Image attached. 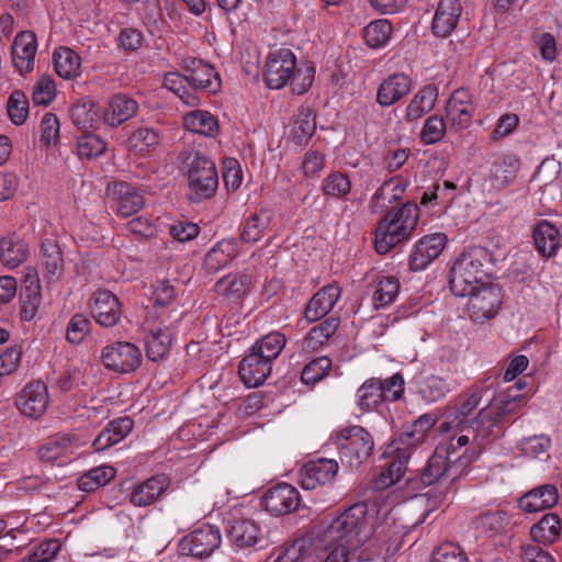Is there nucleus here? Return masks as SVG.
Wrapping results in <instances>:
<instances>
[{
	"mask_svg": "<svg viewBox=\"0 0 562 562\" xmlns=\"http://www.w3.org/2000/svg\"><path fill=\"white\" fill-rule=\"evenodd\" d=\"M483 397L482 389H474L451 408L446 420L440 425L441 432H449L452 429H460L473 435L476 438L486 439L494 436V429L498 427L503 418L512 414L520 402L519 398H506L498 396L493 398L487 406L482 408L477 416L469 419V415L479 406Z\"/></svg>",
	"mask_w": 562,
	"mask_h": 562,
	"instance_id": "obj_1",
	"label": "nucleus"
},
{
	"mask_svg": "<svg viewBox=\"0 0 562 562\" xmlns=\"http://www.w3.org/2000/svg\"><path fill=\"white\" fill-rule=\"evenodd\" d=\"M315 68L311 61H296L289 48H278L269 53L266 60L265 81L270 89L291 86L293 93L303 94L312 86Z\"/></svg>",
	"mask_w": 562,
	"mask_h": 562,
	"instance_id": "obj_2",
	"label": "nucleus"
},
{
	"mask_svg": "<svg viewBox=\"0 0 562 562\" xmlns=\"http://www.w3.org/2000/svg\"><path fill=\"white\" fill-rule=\"evenodd\" d=\"M368 507L356 503L333 518L322 522L321 538L326 546H342L351 550L362 547L371 537Z\"/></svg>",
	"mask_w": 562,
	"mask_h": 562,
	"instance_id": "obj_3",
	"label": "nucleus"
},
{
	"mask_svg": "<svg viewBox=\"0 0 562 562\" xmlns=\"http://www.w3.org/2000/svg\"><path fill=\"white\" fill-rule=\"evenodd\" d=\"M420 212L415 202H406L389 211L376 224L374 248L378 254H387L401 243L408 240L419 221Z\"/></svg>",
	"mask_w": 562,
	"mask_h": 562,
	"instance_id": "obj_4",
	"label": "nucleus"
},
{
	"mask_svg": "<svg viewBox=\"0 0 562 562\" xmlns=\"http://www.w3.org/2000/svg\"><path fill=\"white\" fill-rule=\"evenodd\" d=\"M490 255L483 247H472L463 251L450 270V289L459 297H465L488 283L484 270Z\"/></svg>",
	"mask_w": 562,
	"mask_h": 562,
	"instance_id": "obj_5",
	"label": "nucleus"
},
{
	"mask_svg": "<svg viewBox=\"0 0 562 562\" xmlns=\"http://www.w3.org/2000/svg\"><path fill=\"white\" fill-rule=\"evenodd\" d=\"M334 438L341 463L350 468L366 462L374 449L373 437L361 426L346 427Z\"/></svg>",
	"mask_w": 562,
	"mask_h": 562,
	"instance_id": "obj_6",
	"label": "nucleus"
},
{
	"mask_svg": "<svg viewBox=\"0 0 562 562\" xmlns=\"http://www.w3.org/2000/svg\"><path fill=\"white\" fill-rule=\"evenodd\" d=\"M451 458V452L447 451L443 447H438L423 469L420 473V481L425 485H431L440 482L447 486L462 474L463 470L459 469L460 467H467L477 458V452H472L469 456L467 451L453 461Z\"/></svg>",
	"mask_w": 562,
	"mask_h": 562,
	"instance_id": "obj_7",
	"label": "nucleus"
},
{
	"mask_svg": "<svg viewBox=\"0 0 562 562\" xmlns=\"http://www.w3.org/2000/svg\"><path fill=\"white\" fill-rule=\"evenodd\" d=\"M188 196L192 202L211 199L218 188L215 164L209 157L194 153L188 165Z\"/></svg>",
	"mask_w": 562,
	"mask_h": 562,
	"instance_id": "obj_8",
	"label": "nucleus"
},
{
	"mask_svg": "<svg viewBox=\"0 0 562 562\" xmlns=\"http://www.w3.org/2000/svg\"><path fill=\"white\" fill-rule=\"evenodd\" d=\"M103 364L119 373L134 372L142 363L139 348L127 341H119L105 346L101 351Z\"/></svg>",
	"mask_w": 562,
	"mask_h": 562,
	"instance_id": "obj_9",
	"label": "nucleus"
},
{
	"mask_svg": "<svg viewBox=\"0 0 562 562\" xmlns=\"http://www.w3.org/2000/svg\"><path fill=\"white\" fill-rule=\"evenodd\" d=\"M221 542L220 529L204 524L183 537L179 548L183 554L203 558L211 555L220 547Z\"/></svg>",
	"mask_w": 562,
	"mask_h": 562,
	"instance_id": "obj_10",
	"label": "nucleus"
},
{
	"mask_svg": "<svg viewBox=\"0 0 562 562\" xmlns=\"http://www.w3.org/2000/svg\"><path fill=\"white\" fill-rule=\"evenodd\" d=\"M85 443L86 440L77 434H57L40 447L38 457L45 462L64 464L75 459Z\"/></svg>",
	"mask_w": 562,
	"mask_h": 562,
	"instance_id": "obj_11",
	"label": "nucleus"
},
{
	"mask_svg": "<svg viewBox=\"0 0 562 562\" xmlns=\"http://www.w3.org/2000/svg\"><path fill=\"white\" fill-rule=\"evenodd\" d=\"M187 82L194 90L216 93L221 89V78L213 66L195 57L182 60Z\"/></svg>",
	"mask_w": 562,
	"mask_h": 562,
	"instance_id": "obj_12",
	"label": "nucleus"
},
{
	"mask_svg": "<svg viewBox=\"0 0 562 562\" xmlns=\"http://www.w3.org/2000/svg\"><path fill=\"white\" fill-rule=\"evenodd\" d=\"M475 112L472 94L465 89H457L446 104V117L449 127L454 132L470 126Z\"/></svg>",
	"mask_w": 562,
	"mask_h": 562,
	"instance_id": "obj_13",
	"label": "nucleus"
},
{
	"mask_svg": "<svg viewBox=\"0 0 562 562\" xmlns=\"http://www.w3.org/2000/svg\"><path fill=\"white\" fill-rule=\"evenodd\" d=\"M227 537L234 550L262 548L266 544V533L258 522L252 519L232 521Z\"/></svg>",
	"mask_w": 562,
	"mask_h": 562,
	"instance_id": "obj_14",
	"label": "nucleus"
},
{
	"mask_svg": "<svg viewBox=\"0 0 562 562\" xmlns=\"http://www.w3.org/2000/svg\"><path fill=\"white\" fill-rule=\"evenodd\" d=\"M437 422L432 414H424L409 425L396 439L386 448V453H394L398 450L409 452L412 449L423 443Z\"/></svg>",
	"mask_w": 562,
	"mask_h": 562,
	"instance_id": "obj_15",
	"label": "nucleus"
},
{
	"mask_svg": "<svg viewBox=\"0 0 562 562\" xmlns=\"http://www.w3.org/2000/svg\"><path fill=\"white\" fill-rule=\"evenodd\" d=\"M48 402L47 385L42 381H35L24 386L18 395L15 404L22 415L38 419L45 414Z\"/></svg>",
	"mask_w": 562,
	"mask_h": 562,
	"instance_id": "obj_16",
	"label": "nucleus"
},
{
	"mask_svg": "<svg viewBox=\"0 0 562 562\" xmlns=\"http://www.w3.org/2000/svg\"><path fill=\"white\" fill-rule=\"evenodd\" d=\"M467 296L468 313L474 322L484 323L496 315L501 304L499 291L496 288L487 283Z\"/></svg>",
	"mask_w": 562,
	"mask_h": 562,
	"instance_id": "obj_17",
	"label": "nucleus"
},
{
	"mask_svg": "<svg viewBox=\"0 0 562 562\" xmlns=\"http://www.w3.org/2000/svg\"><path fill=\"white\" fill-rule=\"evenodd\" d=\"M447 244V236L442 233H434L418 239L409 257L413 271L426 269L442 252Z\"/></svg>",
	"mask_w": 562,
	"mask_h": 562,
	"instance_id": "obj_18",
	"label": "nucleus"
},
{
	"mask_svg": "<svg viewBox=\"0 0 562 562\" xmlns=\"http://www.w3.org/2000/svg\"><path fill=\"white\" fill-rule=\"evenodd\" d=\"M36 52L37 38L34 32L22 31L15 35L11 45V55L13 65L21 75L34 69Z\"/></svg>",
	"mask_w": 562,
	"mask_h": 562,
	"instance_id": "obj_19",
	"label": "nucleus"
},
{
	"mask_svg": "<svg viewBox=\"0 0 562 562\" xmlns=\"http://www.w3.org/2000/svg\"><path fill=\"white\" fill-rule=\"evenodd\" d=\"M91 313L100 326L112 327L122 315L120 301L108 290L95 291L91 297Z\"/></svg>",
	"mask_w": 562,
	"mask_h": 562,
	"instance_id": "obj_20",
	"label": "nucleus"
},
{
	"mask_svg": "<svg viewBox=\"0 0 562 562\" xmlns=\"http://www.w3.org/2000/svg\"><path fill=\"white\" fill-rule=\"evenodd\" d=\"M263 504L268 512L276 515L289 514L297 509L300 505V494L294 486L288 483H281L266 492Z\"/></svg>",
	"mask_w": 562,
	"mask_h": 562,
	"instance_id": "obj_21",
	"label": "nucleus"
},
{
	"mask_svg": "<svg viewBox=\"0 0 562 562\" xmlns=\"http://www.w3.org/2000/svg\"><path fill=\"white\" fill-rule=\"evenodd\" d=\"M338 463L334 459H318L307 462L300 472L301 486L314 490L334 480L338 472Z\"/></svg>",
	"mask_w": 562,
	"mask_h": 562,
	"instance_id": "obj_22",
	"label": "nucleus"
},
{
	"mask_svg": "<svg viewBox=\"0 0 562 562\" xmlns=\"http://www.w3.org/2000/svg\"><path fill=\"white\" fill-rule=\"evenodd\" d=\"M341 290L337 284H326L308 301L304 310L307 323H315L330 313L340 299Z\"/></svg>",
	"mask_w": 562,
	"mask_h": 562,
	"instance_id": "obj_23",
	"label": "nucleus"
},
{
	"mask_svg": "<svg viewBox=\"0 0 562 562\" xmlns=\"http://www.w3.org/2000/svg\"><path fill=\"white\" fill-rule=\"evenodd\" d=\"M170 480L165 474H157L133 486L130 502L137 507H146L157 502L169 488Z\"/></svg>",
	"mask_w": 562,
	"mask_h": 562,
	"instance_id": "obj_24",
	"label": "nucleus"
},
{
	"mask_svg": "<svg viewBox=\"0 0 562 562\" xmlns=\"http://www.w3.org/2000/svg\"><path fill=\"white\" fill-rule=\"evenodd\" d=\"M414 384L417 394L426 403H436L454 389L452 381L435 373H420L415 376Z\"/></svg>",
	"mask_w": 562,
	"mask_h": 562,
	"instance_id": "obj_25",
	"label": "nucleus"
},
{
	"mask_svg": "<svg viewBox=\"0 0 562 562\" xmlns=\"http://www.w3.org/2000/svg\"><path fill=\"white\" fill-rule=\"evenodd\" d=\"M138 112V103L124 93L113 95L103 109V123L110 127H117L133 119Z\"/></svg>",
	"mask_w": 562,
	"mask_h": 562,
	"instance_id": "obj_26",
	"label": "nucleus"
},
{
	"mask_svg": "<svg viewBox=\"0 0 562 562\" xmlns=\"http://www.w3.org/2000/svg\"><path fill=\"white\" fill-rule=\"evenodd\" d=\"M272 364L250 349L239 363L238 373L247 387L261 385L269 376Z\"/></svg>",
	"mask_w": 562,
	"mask_h": 562,
	"instance_id": "obj_27",
	"label": "nucleus"
},
{
	"mask_svg": "<svg viewBox=\"0 0 562 562\" xmlns=\"http://www.w3.org/2000/svg\"><path fill=\"white\" fill-rule=\"evenodd\" d=\"M409 186V181L400 177L385 180L373 193L369 207L373 213H381L392 203L401 200Z\"/></svg>",
	"mask_w": 562,
	"mask_h": 562,
	"instance_id": "obj_28",
	"label": "nucleus"
},
{
	"mask_svg": "<svg viewBox=\"0 0 562 562\" xmlns=\"http://www.w3.org/2000/svg\"><path fill=\"white\" fill-rule=\"evenodd\" d=\"M461 12L459 0H440L431 24L434 34L439 37L450 35L459 22Z\"/></svg>",
	"mask_w": 562,
	"mask_h": 562,
	"instance_id": "obj_29",
	"label": "nucleus"
},
{
	"mask_svg": "<svg viewBox=\"0 0 562 562\" xmlns=\"http://www.w3.org/2000/svg\"><path fill=\"white\" fill-rule=\"evenodd\" d=\"M412 81L405 74H394L384 79L376 93V102L381 106H391L409 93Z\"/></svg>",
	"mask_w": 562,
	"mask_h": 562,
	"instance_id": "obj_30",
	"label": "nucleus"
},
{
	"mask_svg": "<svg viewBox=\"0 0 562 562\" xmlns=\"http://www.w3.org/2000/svg\"><path fill=\"white\" fill-rule=\"evenodd\" d=\"M559 501V491L552 484L532 488L519 498V507L527 513H537L553 507Z\"/></svg>",
	"mask_w": 562,
	"mask_h": 562,
	"instance_id": "obj_31",
	"label": "nucleus"
},
{
	"mask_svg": "<svg viewBox=\"0 0 562 562\" xmlns=\"http://www.w3.org/2000/svg\"><path fill=\"white\" fill-rule=\"evenodd\" d=\"M134 422L130 417L114 419L93 440L95 451L105 450L121 442L133 429Z\"/></svg>",
	"mask_w": 562,
	"mask_h": 562,
	"instance_id": "obj_32",
	"label": "nucleus"
},
{
	"mask_svg": "<svg viewBox=\"0 0 562 562\" xmlns=\"http://www.w3.org/2000/svg\"><path fill=\"white\" fill-rule=\"evenodd\" d=\"M71 121L82 131L97 128L103 122V110L90 100H83L75 103L71 108Z\"/></svg>",
	"mask_w": 562,
	"mask_h": 562,
	"instance_id": "obj_33",
	"label": "nucleus"
},
{
	"mask_svg": "<svg viewBox=\"0 0 562 562\" xmlns=\"http://www.w3.org/2000/svg\"><path fill=\"white\" fill-rule=\"evenodd\" d=\"M384 453L389 458H392V461L375 479L374 485L380 490L387 488L402 479L406 471L407 461L411 458L409 452H403V450H398L394 453H386L385 451Z\"/></svg>",
	"mask_w": 562,
	"mask_h": 562,
	"instance_id": "obj_34",
	"label": "nucleus"
},
{
	"mask_svg": "<svg viewBox=\"0 0 562 562\" xmlns=\"http://www.w3.org/2000/svg\"><path fill=\"white\" fill-rule=\"evenodd\" d=\"M29 256L27 244L16 235H8L0 240V260L9 268H16Z\"/></svg>",
	"mask_w": 562,
	"mask_h": 562,
	"instance_id": "obj_35",
	"label": "nucleus"
},
{
	"mask_svg": "<svg viewBox=\"0 0 562 562\" xmlns=\"http://www.w3.org/2000/svg\"><path fill=\"white\" fill-rule=\"evenodd\" d=\"M316 130L315 115L310 108H300L289 125V137L299 145L307 143Z\"/></svg>",
	"mask_w": 562,
	"mask_h": 562,
	"instance_id": "obj_36",
	"label": "nucleus"
},
{
	"mask_svg": "<svg viewBox=\"0 0 562 562\" xmlns=\"http://www.w3.org/2000/svg\"><path fill=\"white\" fill-rule=\"evenodd\" d=\"M438 89L435 86H426L411 100L406 108L405 117L412 122L430 112L437 102Z\"/></svg>",
	"mask_w": 562,
	"mask_h": 562,
	"instance_id": "obj_37",
	"label": "nucleus"
},
{
	"mask_svg": "<svg viewBox=\"0 0 562 562\" xmlns=\"http://www.w3.org/2000/svg\"><path fill=\"white\" fill-rule=\"evenodd\" d=\"M274 213L270 209H260L252 213L245 223L241 232V239L245 243H256L260 240L263 234L269 229Z\"/></svg>",
	"mask_w": 562,
	"mask_h": 562,
	"instance_id": "obj_38",
	"label": "nucleus"
},
{
	"mask_svg": "<svg viewBox=\"0 0 562 562\" xmlns=\"http://www.w3.org/2000/svg\"><path fill=\"white\" fill-rule=\"evenodd\" d=\"M339 327L338 317H328L314 326L304 339L303 348L306 351H317L323 348L335 335Z\"/></svg>",
	"mask_w": 562,
	"mask_h": 562,
	"instance_id": "obj_39",
	"label": "nucleus"
},
{
	"mask_svg": "<svg viewBox=\"0 0 562 562\" xmlns=\"http://www.w3.org/2000/svg\"><path fill=\"white\" fill-rule=\"evenodd\" d=\"M183 126L192 133L207 137H214L218 132L216 117L203 110H193L187 113L183 116Z\"/></svg>",
	"mask_w": 562,
	"mask_h": 562,
	"instance_id": "obj_40",
	"label": "nucleus"
},
{
	"mask_svg": "<svg viewBox=\"0 0 562 562\" xmlns=\"http://www.w3.org/2000/svg\"><path fill=\"white\" fill-rule=\"evenodd\" d=\"M172 334L168 327H156L149 330L145 345L147 357L151 361L162 360L169 352Z\"/></svg>",
	"mask_w": 562,
	"mask_h": 562,
	"instance_id": "obj_41",
	"label": "nucleus"
},
{
	"mask_svg": "<svg viewBox=\"0 0 562 562\" xmlns=\"http://www.w3.org/2000/svg\"><path fill=\"white\" fill-rule=\"evenodd\" d=\"M533 240L537 250L546 257L555 254L560 246L558 228L547 221L540 222L533 231Z\"/></svg>",
	"mask_w": 562,
	"mask_h": 562,
	"instance_id": "obj_42",
	"label": "nucleus"
},
{
	"mask_svg": "<svg viewBox=\"0 0 562 562\" xmlns=\"http://www.w3.org/2000/svg\"><path fill=\"white\" fill-rule=\"evenodd\" d=\"M57 75L63 79H72L80 75L81 58L69 47H59L53 54Z\"/></svg>",
	"mask_w": 562,
	"mask_h": 562,
	"instance_id": "obj_43",
	"label": "nucleus"
},
{
	"mask_svg": "<svg viewBox=\"0 0 562 562\" xmlns=\"http://www.w3.org/2000/svg\"><path fill=\"white\" fill-rule=\"evenodd\" d=\"M519 159L516 156H505L493 164L491 179L493 187L503 189L516 179Z\"/></svg>",
	"mask_w": 562,
	"mask_h": 562,
	"instance_id": "obj_44",
	"label": "nucleus"
},
{
	"mask_svg": "<svg viewBox=\"0 0 562 562\" xmlns=\"http://www.w3.org/2000/svg\"><path fill=\"white\" fill-rule=\"evenodd\" d=\"M161 142L160 132L154 127H139L127 139L128 149L133 153L146 155L154 150Z\"/></svg>",
	"mask_w": 562,
	"mask_h": 562,
	"instance_id": "obj_45",
	"label": "nucleus"
},
{
	"mask_svg": "<svg viewBox=\"0 0 562 562\" xmlns=\"http://www.w3.org/2000/svg\"><path fill=\"white\" fill-rule=\"evenodd\" d=\"M561 532L560 518L555 514H546L540 521L530 529L533 541L548 544L554 542Z\"/></svg>",
	"mask_w": 562,
	"mask_h": 562,
	"instance_id": "obj_46",
	"label": "nucleus"
},
{
	"mask_svg": "<svg viewBox=\"0 0 562 562\" xmlns=\"http://www.w3.org/2000/svg\"><path fill=\"white\" fill-rule=\"evenodd\" d=\"M42 262L49 278H57L64 270L59 245L53 238H45L41 245Z\"/></svg>",
	"mask_w": 562,
	"mask_h": 562,
	"instance_id": "obj_47",
	"label": "nucleus"
},
{
	"mask_svg": "<svg viewBox=\"0 0 562 562\" xmlns=\"http://www.w3.org/2000/svg\"><path fill=\"white\" fill-rule=\"evenodd\" d=\"M384 402L381 393V380L369 379L357 391V403L361 412L378 408Z\"/></svg>",
	"mask_w": 562,
	"mask_h": 562,
	"instance_id": "obj_48",
	"label": "nucleus"
},
{
	"mask_svg": "<svg viewBox=\"0 0 562 562\" xmlns=\"http://www.w3.org/2000/svg\"><path fill=\"white\" fill-rule=\"evenodd\" d=\"M116 475V470L111 465H100L90 469L78 479V487L83 492H93L108 484Z\"/></svg>",
	"mask_w": 562,
	"mask_h": 562,
	"instance_id": "obj_49",
	"label": "nucleus"
},
{
	"mask_svg": "<svg viewBox=\"0 0 562 562\" xmlns=\"http://www.w3.org/2000/svg\"><path fill=\"white\" fill-rule=\"evenodd\" d=\"M286 338L279 331H271L266 336L258 339L251 350L262 356L263 359L272 364V361L278 358L283 348L285 347Z\"/></svg>",
	"mask_w": 562,
	"mask_h": 562,
	"instance_id": "obj_50",
	"label": "nucleus"
},
{
	"mask_svg": "<svg viewBox=\"0 0 562 562\" xmlns=\"http://www.w3.org/2000/svg\"><path fill=\"white\" fill-rule=\"evenodd\" d=\"M237 254L236 243L232 239H224L207 251L205 262L210 269L218 270L228 265Z\"/></svg>",
	"mask_w": 562,
	"mask_h": 562,
	"instance_id": "obj_51",
	"label": "nucleus"
},
{
	"mask_svg": "<svg viewBox=\"0 0 562 562\" xmlns=\"http://www.w3.org/2000/svg\"><path fill=\"white\" fill-rule=\"evenodd\" d=\"M351 180L348 175L340 171H333L322 181V192L331 199H347L351 192Z\"/></svg>",
	"mask_w": 562,
	"mask_h": 562,
	"instance_id": "obj_52",
	"label": "nucleus"
},
{
	"mask_svg": "<svg viewBox=\"0 0 562 562\" xmlns=\"http://www.w3.org/2000/svg\"><path fill=\"white\" fill-rule=\"evenodd\" d=\"M216 288L228 299L239 300L250 292L251 278L248 274L227 276L216 283Z\"/></svg>",
	"mask_w": 562,
	"mask_h": 562,
	"instance_id": "obj_53",
	"label": "nucleus"
},
{
	"mask_svg": "<svg viewBox=\"0 0 562 562\" xmlns=\"http://www.w3.org/2000/svg\"><path fill=\"white\" fill-rule=\"evenodd\" d=\"M117 193V212L121 216H131L144 206L143 195L130 186L120 184Z\"/></svg>",
	"mask_w": 562,
	"mask_h": 562,
	"instance_id": "obj_54",
	"label": "nucleus"
},
{
	"mask_svg": "<svg viewBox=\"0 0 562 562\" xmlns=\"http://www.w3.org/2000/svg\"><path fill=\"white\" fill-rule=\"evenodd\" d=\"M392 25L387 20H375L363 30V38L372 48L383 47L390 40Z\"/></svg>",
	"mask_w": 562,
	"mask_h": 562,
	"instance_id": "obj_55",
	"label": "nucleus"
},
{
	"mask_svg": "<svg viewBox=\"0 0 562 562\" xmlns=\"http://www.w3.org/2000/svg\"><path fill=\"white\" fill-rule=\"evenodd\" d=\"M61 549V542L52 538L33 546L31 552L21 562H50L56 559Z\"/></svg>",
	"mask_w": 562,
	"mask_h": 562,
	"instance_id": "obj_56",
	"label": "nucleus"
},
{
	"mask_svg": "<svg viewBox=\"0 0 562 562\" xmlns=\"http://www.w3.org/2000/svg\"><path fill=\"white\" fill-rule=\"evenodd\" d=\"M187 78L186 74L180 75L179 72H168L164 77V87L173 93H176L184 104L189 106H195L199 103V99L186 87Z\"/></svg>",
	"mask_w": 562,
	"mask_h": 562,
	"instance_id": "obj_57",
	"label": "nucleus"
},
{
	"mask_svg": "<svg viewBox=\"0 0 562 562\" xmlns=\"http://www.w3.org/2000/svg\"><path fill=\"white\" fill-rule=\"evenodd\" d=\"M400 282L393 276H382L374 283L373 301L379 305H387L392 303L398 294Z\"/></svg>",
	"mask_w": 562,
	"mask_h": 562,
	"instance_id": "obj_58",
	"label": "nucleus"
},
{
	"mask_svg": "<svg viewBox=\"0 0 562 562\" xmlns=\"http://www.w3.org/2000/svg\"><path fill=\"white\" fill-rule=\"evenodd\" d=\"M331 368V361L327 357L313 359L302 370L301 380L306 385H313L323 380Z\"/></svg>",
	"mask_w": 562,
	"mask_h": 562,
	"instance_id": "obj_59",
	"label": "nucleus"
},
{
	"mask_svg": "<svg viewBox=\"0 0 562 562\" xmlns=\"http://www.w3.org/2000/svg\"><path fill=\"white\" fill-rule=\"evenodd\" d=\"M7 112L10 120L15 125H22L26 121L29 116V101L22 91L15 90L9 97Z\"/></svg>",
	"mask_w": 562,
	"mask_h": 562,
	"instance_id": "obj_60",
	"label": "nucleus"
},
{
	"mask_svg": "<svg viewBox=\"0 0 562 562\" xmlns=\"http://www.w3.org/2000/svg\"><path fill=\"white\" fill-rule=\"evenodd\" d=\"M106 149L105 142L91 133H86L77 140V150L80 157L88 159L101 156Z\"/></svg>",
	"mask_w": 562,
	"mask_h": 562,
	"instance_id": "obj_61",
	"label": "nucleus"
},
{
	"mask_svg": "<svg viewBox=\"0 0 562 562\" xmlns=\"http://www.w3.org/2000/svg\"><path fill=\"white\" fill-rule=\"evenodd\" d=\"M91 321L83 314H75L66 329V339L72 345H79L91 329Z\"/></svg>",
	"mask_w": 562,
	"mask_h": 562,
	"instance_id": "obj_62",
	"label": "nucleus"
},
{
	"mask_svg": "<svg viewBox=\"0 0 562 562\" xmlns=\"http://www.w3.org/2000/svg\"><path fill=\"white\" fill-rule=\"evenodd\" d=\"M551 447V439L546 435H536L524 438L519 442L520 451L528 458L537 459L547 454Z\"/></svg>",
	"mask_w": 562,
	"mask_h": 562,
	"instance_id": "obj_63",
	"label": "nucleus"
},
{
	"mask_svg": "<svg viewBox=\"0 0 562 562\" xmlns=\"http://www.w3.org/2000/svg\"><path fill=\"white\" fill-rule=\"evenodd\" d=\"M447 131L445 120L439 115H430L420 132V138L425 144H436L443 138Z\"/></svg>",
	"mask_w": 562,
	"mask_h": 562,
	"instance_id": "obj_64",
	"label": "nucleus"
}]
</instances>
